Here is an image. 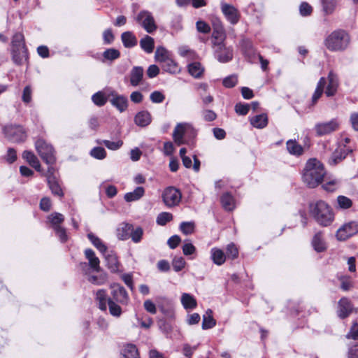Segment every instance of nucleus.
Wrapping results in <instances>:
<instances>
[{"label":"nucleus","mask_w":358,"mask_h":358,"mask_svg":"<svg viewBox=\"0 0 358 358\" xmlns=\"http://www.w3.org/2000/svg\"><path fill=\"white\" fill-rule=\"evenodd\" d=\"M337 202L338 207L342 209H348L352 205V200L345 196H338L337 197Z\"/></svg>","instance_id":"nucleus-52"},{"label":"nucleus","mask_w":358,"mask_h":358,"mask_svg":"<svg viewBox=\"0 0 358 358\" xmlns=\"http://www.w3.org/2000/svg\"><path fill=\"white\" fill-rule=\"evenodd\" d=\"M327 85L324 93L327 97L334 96L339 87V78L336 73L331 70L327 76Z\"/></svg>","instance_id":"nucleus-14"},{"label":"nucleus","mask_w":358,"mask_h":358,"mask_svg":"<svg viewBox=\"0 0 358 358\" xmlns=\"http://www.w3.org/2000/svg\"><path fill=\"white\" fill-rule=\"evenodd\" d=\"M186 262L182 257H175L172 261V266L175 271L179 272L185 266Z\"/></svg>","instance_id":"nucleus-53"},{"label":"nucleus","mask_w":358,"mask_h":358,"mask_svg":"<svg viewBox=\"0 0 358 358\" xmlns=\"http://www.w3.org/2000/svg\"><path fill=\"white\" fill-rule=\"evenodd\" d=\"M150 99L153 103H160L165 99V96L159 91H154L150 94Z\"/></svg>","instance_id":"nucleus-59"},{"label":"nucleus","mask_w":358,"mask_h":358,"mask_svg":"<svg viewBox=\"0 0 358 358\" xmlns=\"http://www.w3.org/2000/svg\"><path fill=\"white\" fill-rule=\"evenodd\" d=\"M251 124L257 129H263L268 124V117L266 114L262 113L250 118Z\"/></svg>","instance_id":"nucleus-28"},{"label":"nucleus","mask_w":358,"mask_h":358,"mask_svg":"<svg viewBox=\"0 0 358 358\" xmlns=\"http://www.w3.org/2000/svg\"><path fill=\"white\" fill-rule=\"evenodd\" d=\"M122 358H140L136 345L132 344L126 345L123 350Z\"/></svg>","instance_id":"nucleus-40"},{"label":"nucleus","mask_w":358,"mask_h":358,"mask_svg":"<svg viewBox=\"0 0 358 358\" xmlns=\"http://www.w3.org/2000/svg\"><path fill=\"white\" fill-rule=\"evenodd\" d=\"M32 98V90L29 85L26 86L22 92V100L25 103L31 102Z\"/></svg>","instance_id":"nucleus-60"},{"label":"nucleus","mask_w":358,"mask_h":358,"mask_svg":"<svg viewBox=\"0 0 358 358\" xmlns=\"http://www.w3.org/2000/svg\"><path fill=\"white\" fill-rule=\"evenodd\" d=\"M220 8L226 19L231 24H236L240 20V13L233 5L222 1Z\"/></svg>","instance_id":"nucleus-11"},{"label":"nucleus","mask_w":358,"mask_h":358,"mask_svg":"<svg viewBox=\"0 0 358 358\" xmlns=\"http://www.w3.org/2000/svg\"><path fill=\"white\" fill-rule=\"evenodd\" d=\"M194 134V129L190 123L181 122L176 124L173 132V138L174 142L178 145H181L185 143L184 137L187 132Z\"/></svg>","instance_id":"nucleus-7"},{"label":"nucleus","mask_w":358,"mask_h":358,"mask_svg":"<svg viewBox=\"0 0 358 358\" xmlns=\"http://www.w3.org/2000/svg\"><path fill=\"white\" fill-rule=\"evenodd\" d=\"M162 68L164 71L170 73H177L180 71L178 64L171 58L166 59L162 63Z\"/></svg>","instance_id":"nucleus-36"},{"label":"nucleus","mask_w":358,"mask_h":358,"mask_svg":"<svg viewBox=\"0 0 358 358\" xmlns=\"http://www.w3.org/2000/svg\"><path fill=\"white\" fill-rule=\"evenodd\" d=\"M144 231L142 227H137L136 228L132 225V229L129 233V238H131V241L135 243H138L141 242Z\"/></svg>","instance_id":"nucleus-45"},{"label":"nucleus","mask_w":358,"mask_h":358,"mask_svg":"<svg viewBox=\"0 0 358 358\" xmlns=\"http://www.w3.org/2000/svg\"><path fill=\"white\" fill-rule=\"evenodd\" d=\"M238 251L237 248L234 243H230L227 247V255L229 258L232 259H236L238 257Z\"/></svg>","instance_id":"nucleus-62"},{"label":"nucleus","mask_w":358,"mask_h":358,"mask_svg":"<svg viewBox=\"0 0 358 358\" xmlns=\"http://www.w3.org/2000/svg\"><path fill=\"white\" fill-rule=\"evenodd\" d=\"M358 232V223L350 222L340 227L336 232V238L339 241H345Z\"/></svg>","instance_id":"nucleus-12"},{"label":"nucleus","mask_w":358,"mask_h":358,"mask_svg":"<svg viewBox=\"0 0 358 358\" xmlns=\"http://www.w3.org/2000/svg\"><path fill=\"white\" fill-rule=\"evenodd\" d=\"M90 155L97 159H103L106 157V152L103 148L96 147L91 150Z\"/></svg>","instance_id":"nucleus-57"},{"label":"nucleus","mask_w":358,"mask_h":358,"mask_svg":"<svg viewBox=\"0 0 358 358\" xmlns=\"http://www.w3.org/2000/svg\"><path fill=\"white\" fill-rule=\"evenodd\" d=\"M173 219V215L170 213L163 212L158 215L157 217V223L159 225L164 226Z\"/></svg>","instance_id":"nucleus-51"},{"label":"nucleus","mask_w":358,"mask_h":358,"mask_svg":"<svg viewBox=\"0 0 358 358\" xmlns=\"http://www.w3.org/2000/svg\"><path fill=\"white\" fill-rule=\"evenodd\" d=\"M35 146L38 153L46 164H53L55 163L54 149L51 145L43 139H38L36 141Z\"/></svg>","instance_id":"nucleus-5"},{"label":"nucleus","mask_w":358,"mask_h":358,"mask_svg":"<svg viewBox=\"0 0 358 358\" xmlns=\"http://www.w3.org/2000/svg\"><path fill=\"white\" fill-rule=\"evenodd\" d=\"M131 229V224L123 223L121 227L117 229L118 238L122 241L129 238V233Z\"/></svg>","instance_id":"nucleus-42"},{"label":"nucleus","mask_w":358,"mask_h":358,"mask_svg":"<svg viewBox=\"0 0 358 358\" xmlns=\"http://www.w3.org/2000/svg\"><path fill=\"white\" fill-rule=\"evenodd\" d=\"M222 207L228 211L233 210L235 208V201L231 194L224 193L220 199Z\"/></svg>","instance_id":"nucleus-32"},{"label":"nucleus","mask_w":358,"mask_h":358,"mask_svg":"<svg viewBox=\"0 0 358 358\" xmlns=\"http://www.w3.org/2000/svg\"><path fill=\"white\" fill-rule=\"evenodd\" d=\"M181 303L185 309H194L196 307V299L189 294L183 293L181 296Z\"/></svg>","instance_id":"nucleus-37"},{"label":"nucleus","mask_w":358,"mask_h":358,"mask_svg":"<svg viewBox=\"0 0 358 358\" xmlns=\"http://www.w3.org/2000/svg\"><path fill=\"white\" fill-rule=\"evenodd\" d=\"M122 42L127 48H131L137 45L138 41L136 36L129 31L123 32L121 35Z\"/></svg>","instance_id":"nucleus-24"},{"label":"nucleus","mask_w":358,"mask_h":358,"mask_svg":"<svg viewBox=\"0 0 358 358\" xmlns=\"http://www.w3.org/2000/svg\"><path fill=\"white\" fill-rule=\"evenodd\" d=\"M179 55L188 60H194L197 58V54L187 46H181L178 48Z\"/></svg>","instance_id":"nucleus-44"},{"label":"nucleus","mask_w":358,"mask_h":358,"mask_svg":"<svg viewBox=\"0 0 358 358\" xmlns=\"http://www.w3.org/2000/svg\"><path fill=\"white\" fill-rule=\"evenodd\" d=\"M312 245L314 250L317 252H322L327 250V244L321 232H318L314 235L312 240Z\"/></svg>","instance_id":"nucleus-21"},{"label":"nucleus","mask_w":358,"mask_h":358,"mask_svg":"<svg viewBox=\"0 0 358 358\" xmlns=\"http://www.w3.org/2000/svg\"><path fill=\"white\" fill-rule=\"evenodd\" d=\"M87 238L93 244V245L101 253H106L107 252L106 246L99 237L92 233H89L87 234Z\"/></svg>","instance_id":"nucleus-38"},{"label":"nucleus","mask_w":358,"mask_h":358,"mask_svg":"<svg viewBox=\"0 0 358 358\" xmlns=\"http://www.w3.org/2000/svg\"><path fill=\"white\" fill-rule=\"evenodd\" d=\"M250 110V105L248 103L243 104L241 103H236L235 106V111L241 115H245Z\"/></svg>","instance_id":"nucleus-61"},{"label":"nucleus","mask_w":358,"mask_h":358,"mask_svg":"<svg viewBox=\"0 0 358 358\" xmlns=\"http://www.w3.org/2000/svg\"><path fill=\"white\" fill-rule=\"evenodd\" d=\"M3 131L6 137L13 143L23 142L27 138L26 133L20 125L5 126Z\"/></svg>","instance_id":"nucleus-6"},{"label":"nucleus","mask_w":358,"mask_h":358,"mask_svg":"<svg viewBox=\"0 0 358 358\" xmlns=\"http://www.w3.org/2000/svg\"><path fill=\"white\" fill-rule=\"evenodd\" d=\"M110 103L120 112L124 111L128 106L127 98L123 95H114L110 99Z\"/></svg>","instance_id":"nucleus-20"},{"label":"nucleus","mask_w":358,"mask_h":358,"mask_svg":"<svg viewBox=\"0 0 358 358\" xmlns=\"http://www.w3.org/2000/svg\"><path fill=\"white\" fill-rule=\"evenodd\" d=\"M92 99L94 104L99 106H102L106 103V98L104 95V94L101 92H98L95 93L92 97Z\"/></svg>","instance_id":"nucleus-55"},{"label":"nucleus","mask_w":358,"mask_h":358,"mask_svg":"<svg viewBox=\"0 0 358 358\" xmlns=\"http://www.w3.org/2000/svg\"><path fill=\"white\" fill-rule=\"evenodd\" d=\"M237 82H238V79H237V77L234 75H231V76H229L227 78H225L224 80H223V85L224 86H225L226 87H234L236 84H237Z\"/></svg>","instance_id":"nucleus-64"},{"label":"nucleus","mask_w":358,"mask_h":358,"mask_svg":"<svg viewBox=\"0 0 358 358\" xmlns=\"http://www.w3.org/2000/svg\"><path fill=\"white\" fill-rule=\"evenodd\" d=\"M286 147L287 152L292 155L299 157L303 153V148L296 140H288Z\"/></svg>","instance_id":"nucleus-23"},{"label":"nucleus","mask_w":358,"mask_h":358,"mask_svg":"<svg viewBox=\"0 0 358 358\" xmlns=\"http://www.w3.org/2000/svg\"><path fill=\"white\" fill-rule=\"evenodd\" d=\"M120 56V52L118 50L115 48H108L103 52L104 59L108 61H114L118 59Z\"/></svg>","instance_id":"nucleus-49"},{"label":"nucleus","mask_w":358,"mask_h":358,"mask_svg":"<svg viewBox=\"0 0 358 358\" xmlns=\"http://www.w3.org/2000/svg\"><path fill=\"white\" fill-rule=\"evenodd\" d=\"M11 55L13 62L17 66L22 65L29 58L27 47L11 48Z\"/></svg>","instance_id":"nucleus-15"},{"label":"nucleus","mask_w":358,"mask_h":358,"mask_svg":"<svg viewBox=\"0 0 358 358\" xmlns=\"http://www.w3.org/2000/svg\"><path fill=\"white\" fill-rule=\"evenodd\" d=\"M144 70L141 66H134L130 71V84L133 87L139 85L143 78Z\"/></svg>","instance_id":"nucleus-18"},{"label":"nucleus","mask_w":358,"mask_h":358,"mask_svg":"<svg viewBox=\"0 0 358 358\" xmlns=\"http://www.w3.org/2000/svg\"><path fill=\"white\" fill-rule=\"evenodd\" d=\"M23 158L37 171H41V164L36 156L30 151H24Z\"/></svg>","instance_id":"nucleus-31"},{"label":"nucleus","mask_w":358,"mask_h":358,"mask_svg":"<svg viewBox=\"0 0 358 358\" xmlns=\"http://www.w3.org/2000/svg\"><path fill=\"white\" fill-rule=\"evenodd\" d=\"M216 324V321L213 317V311L208 309L203 316L202 329H208L214 327Z\"/></svg>","instance_id":"nucleus-35"},{"label":"nucleus","mask_w":358,"mask_h":358,"mask_svg":"<svg viewBox=\"0 0 358 358\" xmlns=\"http://www.w3.org/2000/svg\"><path fill=\"white\" fill-rule=\"evenodd\" d=\"M103 254L108 268L113 273L118 271L119 262L117 255L113 251L106 252Z\"/></svg>","instance_id":"nucleus-19"},{"label":"nucleus","mask_w":358,"mask_h":358,"mask_svg":"<svg viewBox=\"0 0 358 358\" xmlns=\"http://www.w3.org/2000/svg\"><path fill=\"white\" fill-rule=\"evenodd\" d=\"M102 143L109 150H117L122 147L123 142L121 140H117L116 141L103 140Z\"/></svg>","instance_id":"nucleus-56"},{"label":"nucleus","mask_w":358,"mask_h":358,"mask_svg":"<svg viewBox=\"0 0 358 358\" xmlns=\"http://www.w3.org/2000/svg\"><path fill=\"white\" fill-rule=\"evenodd\" d=\"M214 57L221 63H227L233 58V49L222 42H213Z\"/></svg>","instance_id":"nucleus-4"},{"label":"nucleus","mask_w":358,"mask_h":358,"mask_svg":"<svg viewBox=\"0 0 358 358\" xmlns=\"http://www.w3.org/2000/svg\"><path fill=\"white\" fill-rule=\"evenodd\" d=\"M225 38L226 34L224 27H217L213 29L212 34V43L215 41L224 43Z\"/></svg>","instance_id":"nucleus-46"},{"label":"nucleus","mask_w":358,"mask_h":358,"mask_svg":"<svg viewBox=\"0 0 358 358\" xmlns=\"http://www.w3.org/2000/svg\"><path fill=\"white\" fill-rule=\"evenodd\" d=\"M327 80L324 77H321L317 84L316 89L312 96V103L314 105L317 103L318 99L322 96L324 89L326 85Z\"/></svg>","instance_id":"nucleus-29"},{"label":"nucleus","mask_w":358,"mask_h":358,"mask_svg":"<svg viewBox=\"0 0 358 358\" xmlns=\"http://www.w3.org/2000/svg\"><path fill=\"white\" fill-rule=\"evenodd\" d=\"M196 29L199 32L208 34L210 31V27L208 24L202 20H199L196 23Z\"/></svg>","instance_id":"nucleus-63"},{"label":"nucleus","mask_w":358,"mask_h":358,"mask_svg":"<svg viewBox=\"0 0 358 358\" xmlns=\"http://www.w3.org/2000/svg\"><path fill=\"white\" fill-rule=\"evenodd\" d=\"M324 43L329 50L342 52L348 48L350 43V37L346 31L336 29L326 37Z\"/></svg>","instance_id":"nucleus-2"},{"label":"nucleus","mask_w":358,"mask_h":358,"mask_svg":"<svg viewBox=\"0 0 358 358\" xmlns=\"http://www.w3.org/2000/svg\"><path fill=\"white\" fill-rule=\"evenodd\" d=\"M338 127L339 123L338 120L336 119H332L329 122L316 124L315 131L317 136H324L336 131Z\"/></svg>","instance_id":"nucleus-13"},{"label":"nucleus","mask_w":358,"mask_h":358,"mask_svg":"<svg viewBox=\"0 0 358 358\" xmlns=\"http://www.w3.org/2000/svg\"><path fill=\"white\" fill-rule=\"evenodd\" d=\"M85 255L86 259L89 261L90 266L94 271H99L100 270V261L95 255L94 252L92 249H86L85 250Z\"/></svg>","instance_id":"nucleus-25"},{"label":"nucleus","mask_w":358,"mask_h":358,"mask_svg":"<svg viewBox=\"0 0 358 358\" xmlns=\"http://www.w3.org/2000/svg\"><path fill=\"white\" fill-rule=\"evenodd\" d=\"M144 194V188L143 187H137L133 192L125 194L124 198L127 202L135 201L140 199Z\"/></svg>","instance_id":"nucleus-33"},{"label":"nucleus","mask_w":358,"mask_h":358,"mask_svg":"<svg viewBox=\"0 0 358 358\" xmlns=\"http://www.w3.org/2000/svg\"><path fill=\"white\" fill-rule=\"evenodd\" d=\"M118 303L114 301L111 299V298H109L108 300V306L109 309V313L111 315L119 317L122 315V310Z\"/></svg>","instance_id":"nucleus-43"},{"label":"nucleus","mask_w":358,"mask_h":358,"mask_svg":"<svg viewBox=\"0 0 358 358\" xmlns=\"http://www.w3.org/2000/svg\"><path fill=\"white\" fill-rule=\"evenodd\" d=\"M140 46L145 52H152L155 48L154 38L148 35L145 36L140 40Z\"/></svg>","instance_id":"nucleus-34"},{"label":"nucleus","mask_w":358,"mask_h":358,"mask_svg":"<svg viewBox=\"0 0 358 358\" xmlns=\"http://www.w3.org/2000/svg\"><path fill=\"white\" fill-rule=\"evenodd\" d=\"M310 212L315 220L322 226L329 225L334 220L330 206L323 201H318L310 205Z\"/></svg>","instance_id":"nucleus-3"},{"label":"nucleus","mask_w":358,"mask_h":358,"mask_svg":"<svg viewBox=\"0 0 358 358\" xmlns=\"http://www.w3.org/2000/svg\"><path fill=\"white\" fill-rule=\"evenodd\" d=\"M187 69L189 73L195 78H201L204 71V68L202 66L201 63L197 62L189 64Z\"/></svg>","instance_id":"nucleus-27"},{"label":"nucleus","mask_w":358,"mask_h":358,"mask_svg":"<svg viewBox=\"0 0 358 358\" xmlns=\"http://www.w3.org/2000/svg\"><path fill=\"white\" fill-rule=\"evenodd\" d=\"M96 299L98 301L99 308L102 310H106L107 309L108 300L109 299L107 298V294L106 290H98L96 292Z\"/></svg>","instance_id":"nucleus-41"},{"label":"nucleus","mask_w":358,"mask_h":358,"mask_svg":"<svg viewBox=\"0 0 358 358\" xmlns=\"http://www.w3.org/2000/svg\"><path fill=\"white\" fill-rule=\"evenodd\" d=\"M345 158V155L344 154V152H343L341 150H336L331 154L330 158L329 159V164L331 166H335Z\"/></svg>","instance_id":"nucleus-48"},{"label":"nucleus","mask_w":358,"mask_h":358,"mask_svg":"<svg viewBox=\"0 0 358 358\" xmlns=\"http://www.w3.org/2000/svg\"><path fill=\"white\" fill-rule=\"evenodd\" d=\"M136 21L141 24L148 33H152L157 27L151 13L147 10L141 11L135 17Z\"/></svg>","instance_id":"nucleus-8"},{"label":"nucleus","mask_w":358,"mask_h":358,"mask_svg":"<svg viewBox=\"0 0 358 358\" xmlns=\"http://www.w3.org/2000/svg\"><path fill=\"white\" fill-rule=\"evenodd\" d=\"M48 220L51 222L53 229H55L57 227H61L60 224L64 222V217L61 213H54L48 216Z\"/></svg>","instance_id":"nucleus-47"},{"label":"nucleus","mask_w":358,"mask_h":358,"mask_svg":"<svg viewBox=\"0 0 358 358\" xmlns=\"http://www.w3.org/2000/svg\"><path fill=\"white\" fill-rule=\"evenodd\" d=\"M151 115L148 111L143 110L138 112L135 117V123L140 127H146L151 122Z\"/></svg>","instance_id":"nucleus-22"},{"label":"nucleus","mask_w":358,"mask_h":358,"mask_svg":"<svg viewBox=\"0 0 358 358\" xmlns=\"http://www.w3.org/2000/svg\"><path fill=\"white\" fill-rule=\"evenodd\" d=\"M313 12L312 6L307 2H302L299 6L300 15L304 17L309 16Z\"/></svg>","instance_id":"nucleus-58"},{"label":"nucleus","mask_w":358,"mask_h":358,"mask_svg":"<svg viewBox=\"0 0 358 358\" xmlns=\"http://www.w3.org/2000/svg\"><path fill=\"white\" fill-rule=\"evenodd\" d=\"M171 57V53L164 47H157L155 51V58L157 62L162 63Z\"/></svg>","instance_id":"nucleus-39"},{"label":"nucleus","mask_w":358,"mask_h":358,"mask_svg":"<svg viewBox=\"0 0 358 358\" xmlns=\"http://www.w3.org/2000/svg\"><path fill=\"white\" fill-rule=\"evenodd\" d=\"M352 305L350 300L345 297L341 298L338 301L337 313L340 318H345L352 313Z\"/></svg>","instance_id":"nucleus-16"},{"label":"nucleus","mask_w":358,"mask_h":358,"mask_svg":"<svg viewBox=\"0 0 358 358\" xmlns=\"http://www.w3.org/2000/svg\"><path fill=\"white\" fill-rule=\"evenodd\" d=\"M211 259L216 265H222L226 261L224 252L219 248H213L210 250Z\"/></svg>","instance_id":"nucleus-26"},{"label":"nucleus","mask_w":358,"mask_h":358,"mask_svg":"<svg viewBox=\"0 0 358 358\" xmlns=\"http://www.w3.org/2000/svg\"><path fill=\"white\" fill-rule=\"evenodd\" d=\"M194 227L192 222H183L180 224V229L184 234L189 235L194 232Z\"/></svg>","instance_id":"nucleus-54"},{"label":"nucleus","mask_w":358,"mask_h":358,"mask_svg":"<svg viewBox=\"0 0 358 358\" xmlns=\"http://www.w3.org/2000/svg\"><path fill=\"white\" fill-rule=\"evenodd\" d=\"M111 299L114 301L127 306L129 302V296L124 287L120 284H113L110 285Z\"/></svg>","instance_id":"nucleus-10"},{"label":"nucleus","mask_w":358,"mask_h":358,"mask_svg":"<svg viewBox=\"0 0 358 358\" xmlns=\"http://www.w3.org/2000/svg\"><path fill=\"white\" fill-rule=\"evenodd\" d=\"M325 174L322 163L315 158H312L306 164L303 180L307 186L314 188L322 182Z\"/></svg>","instance_id":"nucleus-1"},{"label":"nucleus","mask_w":358,"mask_h":358,"mask_svg":"<svg viewBox=\"0 0 358 358\" xmlns=\"http://www.w3.org/2000/svg\"><path fill=\"white\" fill-rule=\"evenodd\" d=\"M53 168L49 167L48 170V176L47 178L48 183L49 187L52 194L59 196H63V192L61 189L58 182L56 180L55 176H53Z\"/></svg>","instance_id":"nucleus-17"},{"label":"nucleus","mask_w":358,"mask_h":358,"mask_svg":"<svg viewBox=\"0 0 358 358\" xmlns=\"http://www.w3.org/2000/svg\"><path fill=\"white\" fill-rule=\"evenodd\" d=\"M12 48L26 47L24 37L22 33H16L12 39Z\"/></svg>","instance_id":"nucleus-50"},{"label":"nucleus","mask_w":358,"mask_h":358,"mask_svg":"<svg viewBox=\"0 0 358 358\" xmlns=\"http://www.w3.org/2000/svg\"><path fill=\"white\" fill-rule=\"evenodd\" d=\"M181 197L180 192L173 187H167L162 194L163 201L168 207H173L178 205Z\"/></svg>","instance_id":"nucleus-9"},{"label":"nucleus","mask_w":358,"mask_h":358,"mask_svg":"<svg viewBox=\"0 0 358 358\" xmlns=\"http://www.w3.org/2000/svg\"><path fill=\"white\" fill-rule=\"evenodd\" d=\"M322 11L324 15H332L337 6V0H320Z\"/></svg>","instance_id":"nucleus-30"}]
</instances>
